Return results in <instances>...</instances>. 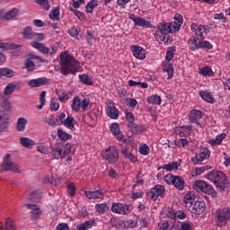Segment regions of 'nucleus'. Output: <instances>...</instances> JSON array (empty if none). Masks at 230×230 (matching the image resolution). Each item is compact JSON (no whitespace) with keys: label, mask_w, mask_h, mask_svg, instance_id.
<instances>
[{"label":"nucleus","mask_w":230,"mask_h":230,"mask_svg":"<svg viewBox=\"0 0 230 230\" xmlns=\"http://www.w3.org/2000/svg\"><path fill=\"white\" fill-rule=\"evenodd\" d=\"M131 49L136 58H138V60H145L146 57V51H145V49L138 46H131Z\"/></svg>","instance_id":"nucleus-18"},{"label":"nucleus","mask_w":230,"mask_h":230,"mask_svg":"<svg viewBox=\"0 0 230 230\" xmlns=\"http://www.w3.org/2000/svg\"><path fill=\"white\" fill-rule=\"evenodd\" d=\"M17 15H19V9L13 8L11 11L5 13L4 18L6 19V21H11V19H13V17H17Z\"/></svg>","instance_id":"nucleus-44"},{"label":"nucleus","mask_w":230,"mask_h":230,"mask_svg":"<svg viewBox=\"0 0 230 230\" xmlns=\"http://www.w3.org/2000/svg\"><path fill=\"white\" fill-rule=\"evenodd\" d=\"M49 17L51 21H58V7H54L49 13Z\"/></svg>","instance_id":"nucleus-49"},{"label":"nucleus","mask_w":230,"mask_h":230,"mask_svg":"<svg viewBox=\"0 0 230 230\" xmlns=\"http://www.w3.org/2000/svg\"><path fill=\"white\" fill-rule=\"evenodd\" d=\"M53 159H58V143L55 145H51V152H50Z\"/></svg>","instance_id":"nucleus-53"},{"label":"nucleus","mask_w":230,"mask_h":230,"mask_svg":"<svg viewBox=\"0 0 230 230\" xmlns=\"http://www.w3.org/2000/svg\"><path fill=\"white\" fill-rule=\"evenodd\" d=\"M69 35H71V37H74L77 40H80V39H82V35H80V29L72 28L69 31Z\"/></svg>","instance_id":"nucleus-51"},{"label":"nucleus","mask_w":230,"mask_h":230,"mask_svg":"<svg viewBox=\"0 0 230 230\" xmlns=\"http://www.w3.org/2000/svg\"><path fill=\"white\" fill-rule=\"evenodd\" d=\"M211 165H205L203 167H197L194 169V172H195V175L198 176V175H202V173H204V172H206V170H211Z\"/></svg>","instance_id":"nucleus-50"},{"label":"nucleus","mask_w":230,"mask_h":230,"mask_svg":"<svg viewBox=\"0 0 230 230\" xmlns=\"http://www.w3.org/2000/svg\"><path fill=\"white\" fill-rule=\"evenodd\" d=\"M106 114L111 119H118L119 118V111L116 109L114 102L110 101L106 103Z\"/></svg>","instance_id":"nucleus-11"},{"label":"nucleus","mask_w":230,"mask_h":230,"mask_svg":"<svg viewBox=\"0 0 230 230\" xmlns=\"http://www.w3.org/2000/svg\"><path fill=\"white\" fill-rule=\"evenodd\" d=\"M175 46L168 48L165 56V59L167 60V62H172V60H173V53H175Z\"/></svg>","instance_id":"nucleus-45"},{"label":"nucleus","mask_w":230,"mask_h":230,"mask_svg":"<svg viewBox=\"0 0 230 230\" xmlns=\"http://www.w3.org/2000/svg\"><path fill=\"white\" fill-rule=\"evenodd\" d=\"M47 123L50 126V127H57V122L55 121V117L53 116H49L46 119Z\"/></svg>","instance_id":"nucleus-64"},{"label":"nucleus","mask_w":230,"mask_h":230,"mask_svg":"<svg viewBox=\"0 0 230 230\" xmlns=\"http://www.w3.org/2000/svg\"><path fill=\"white\" fill-rule=\"evenodd\" d=\"M84 193L87 199H103L104 197L103 190L102 189L94 191H84Z\"/></svg>","instance_id":"nucleus-22"},{"label":"nucleus","mask_w":230,"mask_h":230,"mask_svg":"<svg viewBox=\"0 0 230 230\" xmlns=\"http://www.w3.org/2000/svg\"><path fill=\"white\" fill-rule=\"evenodd\" d=\"M33 31L31 30V26H28L26 28L23 29L22 32V39H24L25 40H31L33 39Z\"/></svg>","instance_id":"nucleus-27"},{"label":"nucleus","mask_w":230,"mask_h":230,"mask_svg":"<svg viewBox=\"0 0 230 230\" xmlns=\"http://www.w3.org/2000/svg\"><path fill=\"white\" fill-rule=\"evenodd\" d=\"M13 70L10 68H0V78L1 76H5V78H13Z\"/></svg>","instance_id":"nucleus-38"},{"label":"nucleus","mask_w":230,"mask_h":230,"mask_svg":"<svg viewBox=\"0 0 230 230\" xmlns=\"http://www.w3.org/2000/svg\"><path fill=\"white\" fill-rule=\"evenodd\" d=\"M226 137V133H222L219 136L216 137V139H210L208 140L209 145L212 146H217V145H221L222 141H224V138Z\"/></svg>","instance_id":"nucleus-30"},{"label":"nucleus","mask_w":230,"mask_h":230,"mask_svg":"<svg viewBox=\"0 0 230 230\" xmlns=\"http://www.w3.org/2000/svg\"><path fill=\"white\" fill-rule=\"evenodd\" d=\"M20 143L23 148H27L28 150H31V147L37 145L34 140L25 137H20Z\"/></svg>","instance_id":"nucleus-21"},{"label":"nucleus","mask_w":230,"mask_h":230,"mask_svg":"<svg viewBox=\"0 0 230 230\" xmlns=\"http://www.w3.org/2000/svg\"><path fill=\"white\" fill-rule=\"evenodd\" d=\"M93 226H96V221L94 219H90V220L85 221L84 223L80 224L79 226H77L76 229L77 230H89Z\"/></svg>","instance_id":"nucleus-26"},{"label":"nucleus","mask_w":230,"mask_h":230,"mask_svg":"<svg viewBox=\"0 0 230 230\" xmlns=\"http://www.w3.org/2000/svg\"><path fill=\"white\" fill-rule=\"evenodd\" d=\"M217 217H216V224L218 227H224V226H227V222L230 219V209L225 208L223 209L217 210Z\"/></svg>","instance_id":"nucleus-5"},{"label":"nucleus","mask_w":230,"mask_h":230,"mask_svg":"<svg viewBox=\"0 0 230 230\" xmlns=\"http://www.w3.org/2000/svg\"><path fill=\"white\" fill-rule=\"evenodd\" d=\"M7 123L8 121L6 120L4 115H0V132H3V130L6 129Z\"/></svg>","instance_id":"nucleus-56"},{"label":"nucleus","mask_w":230,"mask_h":230,"mask_svg":"<svg viewBox=\"0 0 230 230\" xmlns=\"http://www.w3.org/2000/svg\"><path fill=\"white\" fill-rule=\"evenodd\" d=\"M147 103H153L155 105H161V96L152 95L147 98Z\"/></svg>","instance_id":"nucleus-47"},{"label":"nucleus","mask_w":230,"mask_h":230,"mask_svg":"<svg viewBox=\"0 0 230 230\" xmlns=\"http://www.w3.org/2000/svg\"><path fill=\"white\" fill-rule=\"evenodd\" d=\"M200 119H202V111L199 110H192L189 116V121L200 127Z\"/></svg>","instance_id":"nucleus-15"},{"label":"nucleus","mask_w":230,"mask_h":230,"mask_svg":"<svg viewBox=\"0 0 230 230\" xmlns=\"http://www.w3.org/2000/svg\"><path fill=\"white\" fill-rule=\"evenodd\" d=\"M155 35L157 40H161V42H164V44H168V40L170 39V36H168V33L155 32Z\"/></svg>","instance_id":"nucleus-42"},{"label":"nucleus","mask_w":230,"mask_h":230,"mask_svg":"<svg viewBox=\"0 0 230 230\" xmlns=\"http://www.w3.org/2000/svg\"><path fill=\"white\" fill-rule=\"evenodd\" d=\"M0 172H15V173H21L19 165L13 162H5L1 165Z\"/></svg>","instance_id":"nucleus-14"},{"label":"nucleus","mask_w":230,"mask_h":230,"mask_svg":"<svg viewBox=\"0 0 230 230\" xmlns=\"http://www.w3.org/2000/svg\"><path fill=\"white\" fill-rule=\"evenodd\" d=\"M199 95L205 102H208V103H215V97H213V94L209 93L208 92H199Z\"/></svg>","instance_id":"nucleus-29"},{"label":"nucleus","mask_w":230,"mask_h":230,"mask_svg":"<svg viewBox=\"0 0 230 230\" xmlns=\"http://www.w3.org/2000/svg\"><path fill=\"white\" fill-rule=\"evenodd\" d=\"M71 148H72L71 144L69 143L66 144L64 148L58 150V154L60 157H66V155H69V154L71 153Z\"/></svg>","instance_id":"nucleus-37"},{"label":"nucleus","mask_w":230,"mask_h":230,"mask_svg":"<svg viewBox=\"0 0 230 230\" xmlns=\"http://www.w3.org/2000/svg\"><path fill=\"white\" fill-rule=\"evenodd\" d=\"M166 170L167 172H172L173 170H179V164L177 162L169 163L164 166H159L158 170Z\"/></svg>","instance_id":"nucleus-28"},{"label":"nucleus","mask_w":230,"mask_h":230,"mask_svg":"<svg viewBox=\"0 0 230 230\" xmlns=\"http://www.w3.org/2000/svg\"><path fill=\"white\" fill-rule=\"evenodd\" d=\"M211 151H209V148L205 147L200 151L199 154L191 158V162L193 164H201L202 161H204V159H209Z\"/></svg>","instance_id":"nucleus-10"},{"label":"nucleus","mask_w":230,"mask_h":230,"mask_svg":"<svg viewBox=\"0 0 230 230\" xmlns=\"http://www.w3.org/2000/svg\"><path fill=\"white\" fill-rule=\"evenodd\" d=\"M184 132L186 134H191V126H183L180 128V136H185Z\"/></svg>","instance_id":"nucleus-58"},{"label":"nucleus","mask_w":230,"mask_h":230,"mask_svg":"<svg viewBox=\"0 0 230 230\" xmlns=\"http://www.w3.org/2000/svg\"><path fill=\"white\" fill-rule=\"evenodd\" d=\"M36 4H39L43 8V10H49L51 4H49V0H35Z\"/></svg>","instance_id":"nucleus-46"},{"label":"nucleus","mask_w":230,"mask_h":230,"mask_svg":"<svg viewBox=\"0 0 230 230\" xmlns=\"http://www.w3.org/2000/svg\"><path fill=\"white\" fill-rule=\"evenodd\" d=\"M194 190L206 193V195H209L212 199H217V197H218V192H217L213 185L202 180H197L194 182Z\"/></svg>","instance_id":"nucleus-4"},{"label":"nucleus","mask_w":230,"mask_h":230,"mask_svg":"<svg viewBox=\"0 0 230 230\" xmlns=\"http://www.w3.org/2000/svg\"><path fill=\"white\" fill-rule=\"evenodd\" d=\"M163 71L164 73H167V75L169 76L168 78L173 77V65H172L170 63L164 65Z\"/></svg>","instance_id":"nucleus-43"},{"label":"nucleus","mask_w":230,"mask_h":230,"mask_svg":"<svg viewBox=\"0 0 230 230\" xmlns=\"http://www.w3.org/2000/svg\"><path fill=\"white\" fill-rule=\"evenodd\" d=\"M135 24H136V26H140V27H144V28H151V26H152L150 24V22H148V20H145L140 17H137V20H135Z\"/></svg>","instance_id":"nucleus-34"},{"label":"nucleus","mask_w":230,"mask_h":230,"mask_svg":"<svg viewBox=\"0 0 230 230\" xmlns=\"http://www.w3.org/2000/svg\"><path fill=\"white\" fill-rule=\"evenodd\" d=\"M196 199H197V196H195V192L190 191L187 193L184 197V202L186 204V208H189L190 206H192L195 200H197Z\"/></svg>","instance_id":"nucleus-25"},{"label":"nucleus","mask_w":230,"mask_h":230,"mask_svg":"<svg viewBox=\"0 0 230 230\" xmlns=\"http://www.w3.org/2000/svg\"><path fill=\"white\" fill-rule=\"evenodd\" d=\"M15 87H17L15 84H8L4 88V94H5V96H11V94H13V93L15 91Z\"/></svg>","instance_id":"nucleus-41"},{"label":"nucleus","mask_w":230,"mask_h":230,"mask_svg":"<svg viewBox=\"0 0 230 230\" xmlns=\"http://www.w3.org/2000/svg\"><path fill=\"white\" fill-rule=\"evenodd\" d=\"M183 21L184 19L180 13H176L174 15V22H172V28L174 31H179V30H181V26H182Z\"/></svg>","instance_id":"nucleus-23"},{"label":"nucleus","mask_w":230,"mask_h":230,"mask_svg":"<svg viewBox=\"0 0 230 230\" xmlns=\"http://www.w3.org/2000/svg\"><path fill=\"white\" fill-rule=\"evenodd\" d=\"M111 211L119 215H128V213H132V207L123 203H114L111 207Z\"/></svg>","instance_id":"nucleus-8"},{"label":"nucleus","mask_w":230,"mask_h":230,"mask_svg":"<svg viewBox=\"0 0 230 230\" xmlns=\"http://www.w3.org/2000/svg\"><path fill=\"white\" fill-rule=\"evenodd\" d=\"M42 199V191L40 190L37 189L33 192H31L27 197L26 200L27 202L37 203L40 202V199Z\"/></svg>","instance_id":"nucleus-16"},{"label":"nucleus","mask_w":230,"mask_h":230,"mask_svg":"<svg viewBox=\"0 0 230 230\" xmlns=\"http://www.w3.org/2000/svg\"><path fill=\"white\" fill-rule=\"evenodd\" d=\"M23 206H26L28 209H31V220H39L40 218V208L37 204L24 203Z\"/></svg>","instance_id":"nucleus-13"},{"label":"nucleus","mask_w":230,"mask_h":230,"mask_svg":"<svg viewBox=\"0 0 230 230\" xmlns=\"http://www.w3.org/2000/svg\"><path fill=\"white\" fill-rule=\"evenodd\" d=\"M175 145H177L179 148H181V146L182 147L188 146V139L181 138V139L175 140Z\"/></svg>","instance_id":"nucleus-59"},{"label":"nucleus","mask_w":230,"mask_h":230,"mask_svg":"<svg viewBox=\"0 0 230 230\" xmlns=\"http://www.w3.org/2000/svg\"><path fill=\"white\" fill-rule=\"evenodd\" d=\"M103 159L108 161L111 164L118 163L119 155L118 154V148L114 146L108 147L106 150L102 152Z\"/></svg>","instance_id":"nucleus-6"},{"label":"nucleus","mask_w":230,"mask_h":230,"mask_svg":"<svg viewBox=\"0 0 230 230\" xmlns=\"http://www.w3.org/2000/svg\"><path fill=\"white\" fill-rule=\"evenodd\" d=\"M91 105V100L89 98H85L83 101H81V108L83 111H87V107Z\"/></svg>","instance_id":"nucleus-61"},{"label":"nucleus","mask_w":230,"mask_h":230,"mask_svg":"<svg viewBox=\"0 0 230 230\" xmlns=\"http://www.w3.org/2000/svg\"><path fill=\"white\" fill-rule=\"evenodd\" d=\"M46 39V35L42 32H34L32 34V41H31L30 45L34 49L40 51V53H43V55H49V49L44 45V43H40V41Z\"/></svg>","instance_id":"nucleus-3"},{"label":"nucleus","mask_w":230,"mask_h":230,"mask_svg":"<svg viewBox=\"0 0 230 230\" xmlns=\"http://www.w3.org/2000/svg\"><path fill=\"white\" fill-rule=\"evenodd\" d=\"M111 128V134H113V136H118V134H119L120 130H119V124L118 123H112L110 127Z\"/></svg>","instance_id":"nucleus-54"},{"label":"nucleus","mask_w":230,"mask_h":230,"mask_svg":"<svg viewBox=\"0 0 230 230\" xmlns=\"http://www.w3.org/2000/svg\"><path fill=\"white\" fill-rule=\"evenodd\" d=\"M188 44L190 45V51H195V49H200V41L197 43V39H195V37L190 38Z\"/></svg>","instance_id":"nucleus-36"},{"label":"nucleus","mask_w":230,"mask_h":230,"mask_svg":"<svg viewBox=\"0 0 230 230\" xmlns=\"http://www.w3.org/2000/svg\"><path fill=\"white\" fill-rule=\"evenodd\" d=\"M126 119L128 123H129L128 125H133L134 121H136V118H134V114L132 112H128L126 114Z\"/></svg>","instance_id":"nucleus-62"},{"label":"nucleus","mask_w":230,"mask_h":230,"mask_svg":"<svg viewBox=\"0 0 230 230\" xmlns=\"http://www.w3.org/2000/svg\"><path fill=\"white\" fill-rule=\"evenodd\" d=\"M67 192L70 197H75L76 195V187L75 186V183L71 182L68 185H66Z\"/></svg>","instance_id":"nucleus-52"},{"label":"nucleus","mask_w":230,"mask_h":230,"mask_svg":"<svg viewBox=\"0 0 230 230\" xmlns=\"http://www.w3.org/2000/svg\"><path fill=\"white\" fill-rule=\"evenodd\" d=\"M48 84H49V79H48L47 77H40L29 81L28 85L29 87L35 88L41 87V85H48Z\"/></svg>","instance_id":"nucleus-17"},{"label":"nucleus","mask_w":230,"mask_h":230,"mask_svg":"<svg viewBox=\"0 0 230 230\" xmlns=\"http://www.w3.org/2000/svg\"><path fill=\"white\" fill-rule=\"evenodd\" d=\"M213 74V70H211V67L209 66H205L204 68L201 69V75L203 76H211Z\"/></svg>","instance_id":"nucleus-60"},{"label":"nucleus","mask_w":230,"mask_h":230,"mask_svg":"<svg viewBox=\"0 0 230 230\" xmlns=\"http://www.w3.org/2000/svg\"><path fill=\"white\" fill-rule=\"evenodd\" d=\"M165 191L166 189H164V186L158 184L152 189V190L149 192V195H151L152 200H157L159 197L163 198L164 195H166Z\"/></svg>","instance_id":"nucleus-12"},{"label":"nucleus","mask_w":230,"mask_h":230,"mask_svg":"<svg viewBox=\"0 0 230 230\" xmlns=\"http://www.w3.org/2000/svg\"><path fill=\"white\" fill-rule=\"evenodd\" d=\"M158 28V33H172L173 28V23H168V22H161L157 25Z\"/></svg>","instance_id":"nucleus-20"},{"label":"nucleus","mask_w":230,"mask_h":230,"mask_svg":"<svg viewBox=\"0 0 230 230\" xmlns=\"http://www.w3.org/2000/svg\"><path fill=\"white\" fill-rule=\"evenodd\" d=\"M213 49V45L209 41H199V49Z\"/></svg>","instance_id":"nucleus-63"},{"label":"nucleus","mask_w":230,"mask_h":230,"mask_svg":"<svg viewBox=\"0 0 230 230\" xmlns=\"http://www.w3.org/2000/svg\"><path fill=\"white\" fill-rule=\"evenodd\" d=\"M58 120L60 121V125H64L66 128L69 130H72V132H75L76 128H75V124L76 121L75 120V118L73 116L68 115L66 117V113H60L58 116Z\"/></svg>","instance_id":"nucleus-7"},{"label":"nucleus","mask_w":230,"mask_h":230,"mask_svg":"<svg viewBox=\"0 0 230 230\" xmlns=\"http://www.w3.org/2000/svg\"><path fill=\"white\" fill-rule=\"evenodd\" d=\"M24 66L28 71H35V63H33L31 59H26Z\"/></svg>","instance_id":"nucleus-55"},{"label":"nucleus","mask_w":230,"mask_h":230,"mask_svg":"<svg viewBox=\"0 0 230 230\" xmlns=\"http://www.w3.org/2000/svg\"><path fill=\"white\" fill-rule=\"evenodd\" d=\"M128 128H129V131L132 132L135 136H137L139 134H143L146 128H145V126L141 124H128Z\"/></svg>","instance_id":"nucleus-19"},{"label":"nucleus","mask_w":230,"mask_h":230,"mask_svg":"<svg viewBox=\"0 0 230 230\" xmlns=\"http://www.w3.org/2000/svg\"><path fill=\"white\" fill-rule=\"evenodd\" d=\"M58 137L61 141H69L73 139V136L66 131H64L62 128L58 129Z\"/></svg>","instance_id":"nucleus-33"},{"label":"nucleus","mask_w":230,"mask_h":230,"mask_svg":"<svg viewBox=\"0 0 230 230\" xmlns=\"http://www.w3.org/2000/svg\"><path fill=\"white\" fill-rule=\"evenodd\" d=\"M98 4H99L98 0L90 1L85 6L86 13H93V12H94V8H96V6H98Z\"/></svg>","instance_id":"nucleus-32"},{"label":"nucleus","mask_w":230,"mask_h":230,"mask_svg":"<svg viewBox=\"0 0 230 230\" xmlns=\"http://www.w3.org/2000/svg\"><path fill=\"white\" fill-rule=\"evenodd\" d=\"M208 179L215 184L218 191H227L229 190V180L227 179V175L222 171L213 170L208 174Z\"/></svg>","instance_id":"nucleus-2"},{"label":"nucleus","mask_w":230,"mask_h":230,"mask_svg":"<svg viewBox=\"0 0 230 230\" xmlns=\"http://www.w3.org/2000/svg\"><path fill=\"white\" fill-rule=\"evenodd\" d=\"M96 208V211L100 214V215H103L104 213L107 212V210L109 209V207L107 206L106 203H101L95 206Z\"/></svg>","instance_id":"nucleus-48"},{"label":"nucleus","mask_w":230,"mask_h":230,"mask_svg":"<svg viewBox=\"0 0 230 230\" xmlns=\"http://www.w3.org/2000/svg\"><path fill=\"white\" fill-rule=\"evenodd\" d=\"M139 152L142 155H148L150 154V147H148V145L144 144L140 146Z\"/></svg>","instance_id":"nucleus-57"},{"label":"nucleus","mask_w":230,"mask_h":230,"mask_svg":"<svg viewBox=\"0 0 230 230\" xmlns=\"http://www.w3.org/2000/svg\"><path fill=\"white\" fill-rule=\"evenodd\" d=\"M172 184L174 185L176 190H184L186 182L184 181V178H182L181 176H175L172 180Z\"/></svg>","instance_id":"nucleus-24"},{"label":"nucleus","mask_w":230,"mask_h":230,"mask_svg":"<svg viewBox=\"0 0 230 230\" xmlns=\"http://www.w3.org/2000/svg\"><path fill=\"white\" fill-rule=\"evenodd\" d=\"M26 119L24 118H20L18 119L17 124H16V130H18V132H24L25 128H26Z\"/></svg>","instance_id":"nucleus-35"},{"label":"nucleus","mask_w":230,"mask_h":230,"mask_svg":"<svg viewBox=\"0 0 230 230\" xmlns=\"http://www.w3.org/2000/svg\"><path fill=\"white\" fill-rule=\"evenodd\" d=\"M79 80L81 84H84V85H93V80H91V77L89 75L83 74L79 75Z\"/></svg>","instance_id":"nucleus-39"},{"label":"nucleus","mask_w":230,"mask_h":230,"mask_svg":"<svg viewBox=\"0 0 230 230\" xmlns=\"http://www.w3.org/2000/svg\"><path fill=\"white\" fill-rule=\"evenodd\" d=\"M81 108H82V101L80 100V97L76 96L73 100L72 109L73 111H75V112H78V111H80Z\"/></svg>","instance_id":"nucleus-40"},{"label":"nucleus","mask_w":230,"mask_h":230,"mask_svg":"<svg viewBox=\"0 0 230 230\" xmlns=\"http://www.w3.org/2000/svg\"><path fill=\"white\" fill-rule=\"evenodd\" d=\"M61 74L65 76L67 75H76L80 69V62H78L73 56L69 55L68 51H63L59 55Z\"/></svg>","instance_id":"nucleus-1"},{"label":"nucleus","mask_w":230,"mask_h":230,"mask_svg":"<svg viewBox=\"0 0 230 230\" xmlns=\"http://www.w3.org/2000/svg\"><path fill=\"white\" fill-rule=\"evenodd\" d=\"M22 48V45L11 43V47L9 49H11V53L13 57H20L21 55V49Z\"/></svg>","instance_id":"nucleus-31"},{"label":"nucleus","mask_w":230,"mask_h":230,"mask_svg":"<svg viewBox=\"0 0 230 230\" xmlns=\"http://www.w3.org/2000/svg\"><path fill=\"white\" fill-rule=\"evenodd\" d=\"M188 210L193 215H200L206 211V202L195 200L192 205L189 206Z\"/></svg>","instance_id":"nucleus-9"}]
</instances>
